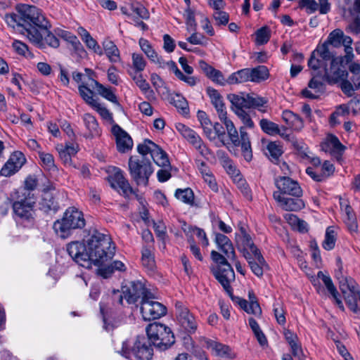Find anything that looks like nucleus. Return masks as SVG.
<instances>
[{"mask_svg": "<svg viewBox=\"0 0 360 360\" xmlns=\"http://www.w3.org/2000/svg\"><path fill=\"white\" fill-rule=\"evenodd\" d=\"M211 258L215 263L210 267L211 272L232 300L247 313L260 316L262 309L252 291L248 292L249 301L233 295V289L230 284L235 281V273L226 259L215 250L211 252Z\"/></svg>", "mask_w": 360, "mask_h": 360, "instance_id": "1", "label": "nucleus"}, {"mask_svg": "<svg viewBox=\"0 0 360 360\" xmlns=\"http://www.w3.org/2000/svg\"><path fill=\"white\" fill-rule=\"evenodd\" d=\"M88 255H89L90 268L92 264L99 268L110 260L115 252L110 237L96 229H91L86 238Z\"/></svg>", "mask_w": 360, "mask_h": 360, "instance_id": "2", "label": "nucleus"}, {"mask_svg": "<svg viewBox=\"0 0 360 360\" xmlns=\"http://www.w3.org/2000/svg\"><path fill=\"white\" fill-rule=\"evenodd\" d=\"M85 224L83 212L75 207H70L64 212L62 219L53 223V229L59 237L67 238L73 230L82 229Z\"/></svg>", "mask_w": 360, "mask_h": 360, "instance_id": "3", "label": "nucleus"}, {"mask_svg": "<svg viewBox=\"0 0 360 360\" xmlns=\"http://www.w3.org/2000/svg\"><path fill=\"white\" fill-rule=\"evenodd\" d=\"M36 198L34 193L19 190L16 200L12 205L14 219L19 223L32 224L35 216Z\"/></svg>", "mask_w": 360, "mask_h": 360, "instance_id": "4", "label": "nucleus"}, {"mask_svg": "<svg viewBox=\"0 0 360 360\" xmlns=\"http://www.w3.org/2000/svg\"><path fill=\"white\" fill-rule=\"evenodd\" d=\"M16 11L21 15L25 25L24 35L27 37L29 31L32 29L39 30L49 25V22L42 11L34 6L20 4L16 6Z\"/></svg>", "mask_w": 360, "mask_h": 360, "instance_id": "5", "label": "nucleus"}, {"mask_svg": "<svg viewBox=\"0 0 360 360\" xmlns=\"http://www.w3.org/2000/svg\"><path fill=\"white\" fill-rule=\"evenodd\" d=\"M149 341L160 350H165L172 345L174 336L171 329L167 326L157 322L150 323L146 328Z\"/></svg>", "mask_w": 360, "mask_h": 360, "instance_id": "6", "label": "nucleus"}, {"mask_svg": "<svg viewBox=\"0 0 360 360\" xmlns=\"http://www.w3.org/2000/svg\"><path fill=\"white\" fill-rule=\"evenodd\" d=\"M128 167L131 179L139 186H146L149 178L153 173V168L149 159L144 157L131 156Z\"/></svg>", "mask_w": 360, "mask_h": 360, "instance_id": "7", "label": "nucleus"}, {"mask_svg": "<svg viewBox=\"0 0 360 360\" xmlns=\"http://www.w3.org/2000/svg\"><path fill=\"white\" fill-rule=\"evenodd\" d=\"M345 59L343 56L336 57L331 60L329 66L324 68V78L328 84H333L340 82L347 77V71L345 67Z\"/></svg>", "mask_w": 360, "mask_h": 360, "instance_id": "8", "label": "nucleus"}, {"mask_svg": "<svg viewBox=\"0 0 360 360\" xmlns=\"http://www.w3.org/2000/svg\"><path fill=\"white\" fill-rule=\"evenodd\" d=\"M27 39L42 49L45 48L46 44L53 48H58L60 45L59 39L48 30V25L39 30L31 28L27 34Z\"/></svg>", "mask_w": 360, "mask_h": 360, "instance_id": "9", "label": "nucleus"}, {"mask_svg": "<svg viewBox=\"0 0 360 360\" xmlns=\"http://www.w3.org/2000/svg\"><path fill=\"white\" fill-rule=\"evenodd\" d=\"M176 129L181 136L191 144L202 156L207 158L211 154L210 150L207 147L198 134L194 130L183 124H179L176 126Z\"/></svg>", "mask_w": 360, "mask_h": 360, "instance_id": "10", "label": "nucleus"}, {"mask_svg": "<svg viewBox=\"0 0 360 360\" xmlns=\"http://www.w3.org/2000/svg\"><path fill=\"white\" fill-rule=\"evenodd\" d=\"M175 309L179 324L186 333H194L198 328V323L188 308L182 302H176Z\"/></svg>", "mask_w": 360, "mask_h": 360, "instance_id": "11", "label": "nucleus"}, {"mask_svg": "<svg viewBox=\"0 0 360 360\" xmlns=\"http://www.w3.org/2000/svg\"><path fill=\"white\" fill-rule=\"evenodd\" d=\"M149 295L146 300H141V313L145 321L160 319L167 313L166 307L161 303L152 300Z\"/></svg>", "mask_w": 360, "mask_h": 360, "instance_id": "12", "label": "nucleus"}, {"mask_svg": "<svg viewBox=\"0 0 360 360\" xmlns=\"http://www.w3.org/2000/svg\"><path fill=\"white\" fill-rule=\"evenodd\" d=\"M87 250V245L79 241H72L67 245V252L72 259L79 266L90 269L89 255Z\"/></svg>", "mask_w": 360, "mask_h": 360, "instance_id": "13", "label": "nucleus"}, {"mask_svg": "<svg viewBox=\"0 0 360 360\" xmlns=\"http://www.w3.org/2000/svg\"><path fill=\"white\" fill-rule=\"evenodd\" d=\"M348 307L354 312L360 310V290L355 281L341 285L340 289Z\"/></svg>", "mask_w": 360, "mask_h": 360, "instance_id": "14", "label": "nucleus"}, {"mask_svg": "<svg viewBox=\"0 0 360 360\" xmlns=\"http://www.w3.org/2000/svg\"><path fill=\"white\" fill-rule=\"evenodd\" d=\"M278 188L276 192H281V195L302 197V189L299 183L288 176H278L275 179Z\"/></svg>", "mask_w": 360, "mask_h": 360, "instance_id": "15", "label": "nucleus"}, {"mask_svg": "<svg viewBox=\"0 0 360 360\" xmlns=\"http://www.w3.org/2000/svg\"><path fill=\"white\" fill-rule=\"evenodd\" d=\"M124 288L123 290L124 297L129 304H134L139 298L143 300L151 295L144 284L139 281H131L129 285Z\"/></svg>", "mask_w": 360, "mask_h": 360, "instance_id": "16", "label": "nucleus"}, {"mask_svg": "<svg viewBox=\"0 0 360 360\" xmlns=\"http://www.w3.org/2000/svg\"><path fill=\"white\" fill-rule=\"evenodd\" d=\"M281 195V192H274L273 197L278 205L285 211L297 212L305 207L302 197Z\"/></svg>", "mask_w": 360, "mask_h": 360, "instance_id": "17", "label": "nucleus"}, {"mask_svg": "<svg viewBox=\"0 0 360 360\" xmlns=\"http://www.w3.org/2000/svg\"><path fill=\"white\" fill-rule=\"evenodd\" d=\"M115 137L117 150L120 153H126L133 146V141L131 136L122 129L118 124H115L111 130Z\"/></svg>", "mask_w": 360, "mask_h": 360, "instance_id": "18", "label": "nucleus"}, {"mask_svg": "<svg viewBox=\"0 0 360 360\" xmlns=\"http://www.w3.org/2000/svg\"><path fill=\"white\" fill-rule=\"evenodd\" d=\"M150 343L149 340H146L144 337H139L132 349L135 357L140 360L151 359L153 350Z\"/></svg>", "mask_w": 360, "mask_h": 360, "instance_id": "19", "label": "nucleus"}, {"mask_svg": "<svg viewBox=\"0 0 360 360\" xmlns=\"http://www.w3.org/2000/svg\"><path fill=\"white\" fill-rule=\"evenodd\" d=\"M214 241L218 247V249L221 250L224 255H222L228 259H235L236 252L230 239L225 235L221 233H216ZM221 255V254H220Z\"/></svg>", "mask_w": 360, "mask_h": 360, "instance_id": "20", "label": "nucleus"}, {"mask_svg": "<svg viewBox=\"0 0 360 360\" xmlns=\"http://www.w3.org/2000/svg\"><path fill=\"white\" fill-rule=\"evenodd\" d=\"M321 148L325 152H328L333 155H335L337 160H340L345 147L340 142L335 136L330 134L321 144Z\"/></svg>", "mask_w": 360, "mask_h": 360, "instance_id": "21", "label": "nucleus"}, {"mask_svg": "<svg viewBox=\"0 0 360 360\" xmlns=\"http://www.w3.org/2000/svg\"><path fill=\"white\" fill-rule=\"evenodd\" d=\"M245 259L247 260L252 273L258 277L264 274V269L267 267V264L261 252H257L254 255L245 253Z\"/></svg>", "mask_w": 360, "mask_h": 360, "instance_id": "22", "label": "nucleus"}, {"mask_svg": "<svg viewBox=\"0 0 360 360\" xmlns=\"http://www.w3.org/2000/svg\"><path fill=\"white\" fill-rule=\"evenodd\" d=\"M207 93L211 100L212 104L215 108L219 119H225L227 112L223 101V98L216 89L208 87Z\"/></svg>", "mask_w": 360, "mask_h": 360, "instance_id": "23", "label": "nucleus"}, {"mask_svg": "<svg viewBox=\"0 0 360 360\" xmlns=\"http://www.w3.org/2000/svg\"><path fill=\"white\" fill-rule=\"evenodd\" d=\"M318 278L321 279L323 284L325 285L326 289L328 292L331 295L332 297L335 300V302L338 306V307L344 310V306L339 297V293L333 283V281L330 277L328 275L325 274L323 271H319L317 274Z\"/></svg>", "mask_w": 360, "mask_h": 360, "instance_id": "24", "label": "nucleus"}, {"mask_svg": "<svg viewBox=\"0 0 360 360\" xmlns=\"http://www.w3.org/2000/svg\"><path fill=\"white\" fill-rule=\"evenodd\" d=\"M283 121L293 130L300 131L304 127L302 119L290 110H284L282 114Z\"/></svg>", "mask_w": 360, "mask_h": 360, "instance_id": "25", "label": "nucleus"}, {"mask_svg": "<svg viewBox=\"0 0 360 360\" xmlns=\"http://www.w3.org/2000/svg\"><path fill=\"white\" fill-rule=\"evenodd\" d=\"M83 121L86 129L89 131L86 138L92 139L100 136L101 129L94 116L89 113H85L83 116Z\"/></svg>", "mask_w": 360, "mask_h": 360, "instance_id": "26", "label": "nucleus"}, {"mask_svg": "<svg viewBox=\"0 0 360 360\" xmlns=\"http://www.w3.org/2000/svg\"><path fill=\"white\" fill-rule=\"evenodd\" d=\"M40 205L41 209L44 212L53 211L56 212L59 209V205L56 200L53 193L47 191H44L42 195Z\"/></svg>", "mask_w": 360, "mask_h": 360, "instance_id": "27", "label": "nucleus"}, {"mask_svg": "<svg viewBox=\"0 0 360 360\" xmlns=\"http://www.w3.org/2000/svg\"><path fill=\"white\" fill-rule=\"evenodd\" d=\"M174 195L179 200L191 207L198 206L195 202L194 193L190 188H177L175 191Z\"/></svg>", "mask_w": 360, "mask_h": 360, "instance_id": "28", "label": "nucleus"}, {"mask_svg": "<svg viewBox=\"0 0 360 360\" xmlns=\"http://www.w3.org/2000/svg\"><path fill=\"white\" fill-rule=\"evenodd\" d=\"M238 248L243 252L244 257H245V253L254 255L260 252L255 245L251 237L247 233H244L240 238V241L238 242Z\"/></svg>", "mask_w": 360, "mask_h": 360, "instance_id": "29", "label": "nucleus"}, {"mask_svg": "<svg viewBox=\"0 0 360 360\" xmlns=\"http://www.w3.org/2000/svg\"><path fill=\"white\" fill-rule=\"evenodd\" d=\"M126 266L124 264L118 260L114 261L110 264H104L100 268H98V273L103 278H107L110 277L115 271H124Z\"/></svg>", "mask_w": 360, "mask_h": 360, "instance_id": "30", "label": "nucleus"}, {"mask_svg": "<svg viewBox=\"0 0 360 360\" xmlns=\"http://www.w3.org/2000/svg\"><path fill=\"white\" fill-rule=\"evenodd\" d=\"M151 158L161 167H171L167 154L157 144L150 154Z\"/></svg>", "mask_w": 360, "mask_h": 360, "instance_id": "31", "label": "nucleus"}, {"mask_svg": "<svg viewBox=\"0 0 360 360\" xmlns=\"http://www.w3.org/2000/svg\"><path fill=\"white\" fill-rule=\"evenodd\" d=\"M248 81H251L250 68L238 70L230 75L226 79V82L229 84L243 83Z\"/></svg>", "mask_w": 360, "mask_h": 360, "instance_id": "32", "label": "nucleus"}, {"mask_svg": "<svg viewBox=\"0 0 360 360\" xmlns=\"http://www.w3.org/2000/svg\"><path fill=\"white\" fill-rule=\"evenodd\" d=\"M228 98L231 103V108L235 113L238 112L240 110L249 109L248 95L245 96L236 94H230Z\"/></svg>", "mask_w": 360, "mask_h": 360, "instance_id": "33", "label": "nucleus"}, {"mask_svg": "<svg viewBox=\"0 0 360 360\" xmlns=\"http://www.w3.org/2000/svg\"><path fill=\"white\" fill-rule=\"evenodd\" d=\"M114 173L112 176V179L117 183L118 186L126 194L132 193V188L129 185L127 179L124 176V172L120 168L115 167Z\"/></svg>", "mask_w": 360, "mask_h": 360, "instance_id": "34", "label": "nucleus"}, {"mask_svg": "<svg viewBox=\"0 0 360 360\" xmlns=\"http://www.w3.org/2000/svg\"><path fill=\"white\" fill-rule=\"evenodd\" d=\"M4 20L6 21L8 26L13 28V30H18L22 33L25 32V25L21 18V15L17 12L7 13L4 16Z\"/></svg>", "mask_w": 360, "mask_h": 360, "instance_id": "35", "label": "nucleus"}, {"mask_svg": "<svg viewBox=\"0 0 360 360\" xmlns=\"http://www.w3.org/2000/svg\"><path fill=\"white\" fill-rule=\"evenodd\" d=\"M105 54L111 63L120 61V51L117 46L112 41H105L103 44Z\"/></svg>", "mask_w": 360, "mask_h": 360, "instance_id": "36", "label": "nucleus"}, {"mask_svg": "<svg viewBox=\"0 0 360 360\" xmlns=\"http://www.w3.org/2000/svg\"><path fill=\"white\" fill-rule=\"evenodd\" d=\"M167 99L177 109L181 110L183 113H187L188 112L187 101L182 95L175 93H169Z\"/></svg>", "mask_w": 360, "mask_h": 360, "instance_id": "37", "label": "nucleus"}, {"mask_svg": "<svg viewBox=\"0 0 360 360\" xmlns=\"http://www.w3.org/2000/svg\"><path fill=\"white\" fill-rule=\"evenodd\" d=\"M282 153L281 146L275 141L269 142L266 146L265 154L272 162L277 163Z\"/></svg>", "mask_w": 360, "mask_h": 360, "instance_id": "38", "label": "nucleus"}, {"mask_svg": "<svg viewBox=\"0 0 360 360\" xmlns=\"http://www.w3.org/2000/svg\"><path fill=\"white\" fill-rule=\"evenodd\" d=\"M210 347L215 355L224 358H233L234 354L231 349L228 346L221 343L212 342L210 345Z\"/></svg>", "mask_w": 360, "mask_h": 360, "instance_id": "39", "label": "nucleus"}, {"mask_svg": "<svg viewBox=\"0 0 360 360\" xmlns=\"http://www.w3.org/2000/svg\"><path fill=\"white\" fill-rule=\"evenodd\" d=\"M225 125L229 137L234 146L240 145V140L238 137V133L237 129H236L233 122L228 119L227 116H226L225 119H219Z\"/></svg>", "mask_w": 360, "mask_h": 360, "instance_id": "40", "label": "nucleus"}, {"mask_svg": "<svg viewBox=\"0 0 360 360\" xmlns=\"http://www.w3.org/2000/svg\"><path fill=\"white\" fill-rule=\"evenodd\" d=\"M251 82H260L269 77V70L264 65H259L255 68H250Z\"/></svg>", "mask_w": 360, "mask_h": 360, "instance_id": "41", "label": "nucleus"}, {"mask_svg": "<svg viewBox=\"0 0 360 360\" xmlns=\"http://www.w3.org/2000/svg\"><path fill=\"white\" fill-rule=\"evenodd\" d=\"M38 154L42 166L45 169L50 172H55L58 170L55 165L54 158L51 154L40 150L38 151Z\"/></svg>", "mask_w": 360, "mask_h": 360, "instance_id": "42", "label": "nucleus"}, {"mask_svg": "<svg viewBox=\"0 0 360 360\" xmlns=\"http://www.w3.org/2000/svg\"><path fill=\"white\" fill-rule=\"evenodd\" d=\"M336 242V233L334 227L327 228L325 235V239L323 241L322 246L326 250H331L335 248Z\"/></svg>", "mask_w": 360, "mask_h": 360, "instance_id": "43", "label": "nucleus"}, {"mask_svg": "<svg viewBox=\"0 0 360 360\" xmlns=\"http://www.w3.org/2000/svg\"><path fill=\"white\" fill-rule=\"evenodd\" d=\"M83 34L82 35V39L84 41V42L86 44V46L92 49L95 53H96L98 55H102L103 51L101 48V46L98 44L96 41L90 35V34L85 30L84 29H82Z\"/></svg>", "mask_w": 360, "mask_h": 360, "instance_id": "44", "label": "nucleus"}, {"mask_svg": "<svg viewBox=\"0 0 360 360\" xmlns=\"http://www.w3.org/2000/svg\"><path fill=\"white\" fill-rule=\"evenodd\" d=\"M249 109L254 108H257L259 111L265 112L266 110L264 108V105L267 103V100L265 98L260 97L257 95H249L248 94Z\"/></svg>", "mask_w": 360, "mask_h": 360, "instance_id": "45", "label": "nucleus"}, {"mask_svg": "<svg viewBox=\"0 0 360 360\" xmlns=\"http://www.w3.org/2000/svg\"><path fill=\"white\" fill-rule=\"evenodd\" d=\"M259 125L262 130L269 135L273 136L280 134L278 125L267 119H262Z\"/></svg>", "mask_w": 360, "mask_h": 360, "instance_id": "46", "label": "nucleus"}, {"mask_svg": "<svg viewBox=\"0 0 360 360\" xmlns=\"http://www.w3.org/2000/svg\"><path fill=\"white\" fill-rule=\"evenodd\" d=\"M352 44V39L349 36H345L343 34L342 44L345 47V55L343 56L345 59V65L351 63L354 58L353 49L351 46Z\"/></svg>", "mask_w": 360, "mask_h": 360, "instance_id": "47", "label": "nucleus"}, {"mask_svg": "<svg viewBox=\"0 0 360 360\" xmlns=\"http://www.w3.org/2000/svg\"><path fill=\"white\" fill-rule=\"evenodd\" d=\"M141 49L144 52L148 59L152 62L158 56L150 43L145 39L141 38L139 41Z\"/></svg>", "mask_w": 360, "mask_h": 360, "instance_id": "48", "label": "nucleus"}, {"mask_svg": "<svg viewBox=\"0 0 360 360\" xmlns=\"http://www.w3.org/2000/svg\"><path fill=\"white\" fill-rule=\"evenodd\" d=\"M314 51L323 63L328 61V63H330L331 60L335 58L330 51L326 43H323L322 45L318 46Z\"/></svg>", "mask_w": 360, "mask_h": 360, "instance_id": "49", "label": "nucleus"}, {"mask_svg": "<svg viewBox=\"0 0 360 360\" xmlns=\"http://www.w3.org/2000/svg\"><path fill=\"white\" fill-rule=\"evenodd\" d=\"M324 76H314L308 84L309 89L313 90L316 94H322L324 91Z\"/></svg>", "mask_w": 360, "mask_h": 360, "instance_id": "50", "label": "nucleus"}, {"mask_svg": "<svg viewBox=\"0 0 360 360\" xmlns=\"http://www.w3.org/2000/svg\"><path fill=\"white\" fill-rule=\"evenodd\" d=\"M131 76L137 86L143 94H147L148 92L153 93V91L150 90V87L149 83L143 78L141 72L139 74L134 73V75L131 74Z\"/></svg>", "mask_w": 360, "mask_h": 360, "instance_id": "51", "label": "nucleus"}, {"mask_svg": "<svg viewBox=\"0 0 360 360\" xmlns=\"http://www.w3.org/2000/svg\"><path fill=\"white\" fill-rule=\"evenodd\" d=\"M143 265L149 270H153L155 266L154 256L149 248H143L142 250Z\"/></svg>", "mask_w": 360, "mask_h": 360, "instance_id": "52", "label": "nucleus"}, {"mask_svg": "<svg viewBox=\"0 0 360 360\" xmlns=\"http://www.w3.org/2000/svg\"><path fill=\"white\" fill-rule=\"evenodd\" d=\"M343 32L339 29L331 32L325 42L326 44L332 45L334 47H340L342 45Z\"/></svg>", "mask_w": 360, "mask_h": 360, "instance_id": "53", "label": "nucleus"}, {"mask_svg": "<svg viewBox=\"0 0 360 360\" xmlns=\"http://www.w3.org/2000/svg\"><path fill=\"white\" fill-rule=\"evenodd\" d=\"M345 213L346 214V218L345 219V221L348 226V228L350 231H356L358 229L357 223L356 221V218L353 213V210L349 205H347L345 208Z\"/></svg>", "mask_w": 360, "mask_h": 360, "instance_id": "54", "label": "nucleus"}, {"mask_svg": "<svg viewBox=\"0 0 360 360\" xmlns=\"http://www.w3.org/2000/svg\"><path fill=\"white\" fill-rule=\"evenodd\" d=\"M131 60L135 73H140L144 70L146 66V60L141 54L134 53L131 56Z\"/></svg>", "mask_w": 360, "mask_h": 360, "instance_id": "55", "label": "nucleus"}, {"mask_svg": "<svg viewBox=\"0 0 360 360\" xmlns=\"http://www.w3.org/2000/svg\"><path fill=\"white\" fill-rule=\"evenodd\" d=\"M155 145L156 144L155 143L149 139L144 140V141L139 144L137 147V150L140 154L139 156L146 158L147 155L151 154Z\"/></svg>", "mask_w": 360, "mask_h": 360, "instance_id": "56", "label": "nucleus"}, {"mask_svg": "<svg viewBox=\"0 0 360 360\" xmlns=\"http://www.w3.org/2000/svg\"><path fill=\"white\" fill-rule=\"evenodd\" d=\"M98 93L107 99L108 101L115 103L118 104V101L116 95L112 92L110 88H107L104 86L103 84H100L96 89Z\"/></svg>", "mask_w": 360, "mask_h": 360, "instance_id": "57", "label": "nucleus"}, {"mask_svg": "<svg viewBox=\"0 0 360 360\" xmlns=\"http://www.w3.org/2000/svg\"><path fill=\"white\" fill-rule=\"evenodd\" d=\"M79 91L82 98L91 106L97 101L93 98V91L86 85L81 84L79 86Z\"/></svg>", "mask_w": 360, "mask_h": 360, "instance_id": "58", "label": "nucleus"}, {"mask_svg": "<svg viewBox=\"0 0 360 360\" xmlns=\"http://www.w3.org/2000/svg\"><path fill=\"white\" fill-rule=\"evenodd\" d=\"M337 266L338 267V269L335 271V277L339 281V285H340V289H341V285L342 283L345 284H349L350 281H354L352 278L350 277H345L342 274V263L340 258H337Z\"/></svg>", "mask_w": 360, "mask_h": 360, "instance_id": "59", "label": "nucleus"}, {"mask_svg": "<svg viewBox=\"0 0 360 360\" xmlns=\"http://www.w3.org/2000/svg\"><path fill=\"white\" fill-rule=\"evenodd\" d=\"M186 23L187 25V30L189 32L196 31L197 24L195 19L193 11L190 8H187L185 11Z\"/></svg>", "mask_w": 360, "mask_h": 360, "instance_id": "60", "label": "nucleus"}, {"mask_svg": "<svg viewBox=\"0 0 360 360\" xmlns=\"http://www.w3.org/2000/svg\"><path fill=\"white\" fill-rule=\"evenodd\" d=\"M274 313L276 321L280 325H284L286 322L285 311L282 304L279 302H276L274 304Z\"/></svg>", "mask_w": 360, "mask_h": 360, "instance_id": "61", "label": "nucleus"}, {"mask_svg": "<svg viewBox=\"0 0 360 360\" xmlns=\"http://www.w3.org/2000/svg\"><path fill=\"white\" fill-rule=\"evenodd\" d=\"M97 112L105 120L113 122V117L112 113L103 105L96 101L92 106Z\"/></svg>", "mask_w": 360, "mask_h": 360, "instance_id": "62", "label": "nucleus"}, {"mask_svg": "<svg viewBox=\"0 0 360 360\" xmlns=\"http://www.w3.org/2000/svg\"><path fill=\"white\" fill-rule=\"evenodd\" d=\"M270 30L266 27L259 29L256 32V41L258 44H264L270 39Z\"/></svg>", "mask_w": 360, "mask_h": 360, "instance_id": "63", "label": "nucleus"}, {"mask_svg": "<svg viewBox=\"0 0 360 360\" xmlns=\"http://www.w3.org/2000/svg\"><path fill=\"white\" fill-rule=\"evenodd\" d=\"M346 31L348 33L360 37V16H356L349 22Z\"/></svg>", "mask_w": 360, "mask_h": 360, "instance_id": "64", "label": "nucleus"}]
</instances>
